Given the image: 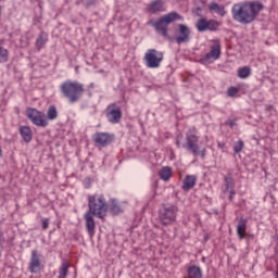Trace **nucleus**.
Instances as JSON below:
<instances>
[{
    "label": "nucleus",
    "instance_id": "4be33fe9",
    "mask_svg": "<svg viewBox=\"0 0 278 278\" xmlns=\"http://www.w3.org/2000/svg\"><path fill=\"white\" fill-rule=\"evenodd\" d=\"M48 40L49 39L47 38V33L41 31L36 40V47H37L38 51H40V49H42L43 45H47Z\"/></svg>",
    "mask_w": 278,
    "mask_h": 278
},
{
    "label": "nucleus",
    "instance_id": "4468645a",
    "mask_svg": "<svg viewBox=\"0 0 278 278\" xmlns=\"http://www.w3.org/2000/svg\"><path fill=\"white\" fill-rule=\"evenodd\" d=\"M26 114L29 121H31L34 125H37V127H47V125H49V122L42 118V115L40 114V112L34 109L27 110Z\"/></svg>",
    "mask_w": 278,
    "mask_h": 278
},
{
    "label": "nucleus",
    "instance_id": "412c9836",
    "mask_svg": "<svg viewBox=\"0 0 278 278\" xmlns=\"http://www.w3.org/2000/svg\"><path fill=\"white\" fill-rule=\"evenodd\" d=\"M20 134L24 142H31V128L29 126H21Z\"/></svg>",
    "mask_w": 278,
    "mask_h": 278
},
{
    "label": "nucleus",
    "instance_id": "423d86ee",
    "mask_svg": "<svg viewBox=\"0 0 278 278\" xmlns=\"http://www.w3.org/2000/svg\"><path fill=\"white\" fill-rule=\"evenodd\" d=\"M182 149L192 153L193 157H198L199 155V137L197 135L195 128H190L186 132V142L182 144Z\"/></svg>",
    "mask_w": 278,
    "mask_h": 278
},
{
    "label": "nucleus",
    "instance_id": "dca6fc26",
    "mask_svg": "<svg viewBox=\"0 0 278 278\" xmlns=\"http://www.w3.org/2000/svg\"><path fill=\"white\" fill-rule=\"evenodd\" d=\"M93 215L91 213H85V225H86V229L89 233V236H94V229H96V224H94V217H92Z\"/></svg>",
    "mask_w": 278,
    "mask_h": 278
},
{
    "label": "nucleus",
    "instance_id": "e433bc0d",
    "mask_svg": "<svg viewBox=\"0 0 278 278\" xmlns=\"http://www.w3.org/2000/svg\"><path fill=\"white\" fill-rule=\"evenodd\" d=\"M1 155H3V151L1 150V147H0V157H1Z\"/></svg>",
    "mask_w": 278,
    "mask_h": 278
},
{
    "label": "nucleus",
    "instance_id": "f8f14e48",
    "mask_svg": "<svg viewBox=\"0 0 278 278\" xmlns=\"http://www.w3.org/2000/svg\"><path fill=\"white\" fill-rule=\"evenodd\" d=\"M190 34H192V31L188 26H186L185 24H179L178 30L176 33L175 42H177L178 45H186L190 42Z\"/></svg>",
    "mask_w": 278,
    "mask_h": 278
},
{
    "label": "nucleus",
    "instance_id": "c9c22d12",
    "mask_svg": "<svg viewBox=\"0 0 278 278\" xmlns=\"http://www.w3.org/2000/svg\"><path fill=\"white\" fill-rule=\"evenodd\" d=\"M233 195H235L233 193H230V195H229L230 201H233Z\"/></svg>",
    "mask_w": 278,
    "mask_h": 278
},
{
    "label": "nucleus",
    "instance_id": "9b49d317",
    "mask_svg": "<svg viewBox=\"0 0 278 278\" xmlns=\"http://www.w3.org/2000/svg\"><path fill=\"white\" fill-rule=\"evenodd\" d=\"M92 140L97 147H110V144L114 142V135H111L110 132H96L92 136Z\"/></svg>",
    "mask_w": 278,
    "mask_h": 278
},
{
    "label": "nucleus",
    "instance_id": "f257e3e1",
    "mask_svg": "<svg viewBox=\"0 0 278 278\" xmlns=\"http://www.w3.org/2000/svg\"><path fill=\"white\" fill-rule=\"evenodd\" d=\"M263 10L264 4L260 2H239L232 7V18L241 25H251Z\"/></svg>",
    "mask_w": 278,
    "mask_h": 278
},
{
    "label": "nucleus",
    "instance_id": "bb28decb",
    "mask_svg": "<svg viewBox=\"0 0 278 278\" xmlns=\"http://www.w3.org/2000/svg\"><path fill=\"white\" fill-rule=\"evenodd\" d=\"M68 275V265L63 263L59 269V278H66Z\"/></svg>",
    "mask_w": 278,
    "mask_h": 278
},
{
    "label": "nucleus",
    "instance_id": "7ed1b4c3",
    "mask_svg": "<svg viewBox=\"0 0 278 278\" xmlns=\"http://www.w3.org/2000/svg\"><path fill=\"white\" fill-rule=\"evenodd\" d=\"M175 21H184V16L173 11L163 15L160 20L155 22L150 21V25L154 27L159 36H163V38H168V25H170V23H175Z\"/></svg>",
    "mask_w": 278,
    "mask_h": 278
},
{
    "label": "nucleus",
    "instance_id": "cd10ccee",
    "mask_svg": "<svg viewBox=\"0 0 278 278\" xmlns=\"http://www.w3.org/2000/svg\"><path fill=\"white\" fill-rule=\"evenodd\" d=\"M8 49L0 47V63L7 62L8 61Z\"/></svg>",
    "mask_w": 278,
    "mask_h": 278
},
{
    "label": "nucleus",
    "instance_id": "a211bd4d",
    "mask_svg": "<svg viewBox=\"0 0 278 278\" xmlns=\"http://www.w3.org/2000/svg\"><path fill=\"white\" fill-rule=\"evenodd\" d=\"M195 185H197V176L188 175L184 180L182 190H186V191L192 190V188H194Z\"/></svg>",
    "mask_w": 278,
    "mask_h": 278
},
{
    "label": "nucleus",
    "instance_id": "7c9ffc66",
    "mask_svg": "<svg viewBox=\"0 0 278 278\" xmlns=\"http://www.w3.org/2000/svg\"><path fill=\"white\" fill-rule=\"evenodd\" d=\"M237 93H238V88H236V87H230V88L227 90L228 97H235Z\"/></svg>",
    "mask_w": 278,
    "mask_h": 278
},
{
    "label": "nucleus",
    "instance_id": "c756f323",
    "mask_svg": "<svg viewBox=\"0 0 278 278\" xmlns=\"http://www.w3.org/2000/svg\"><path fill=\"white\" fill-rule=\"evenodd\" d=\"M81 3L85 8H90L97 3V0H81Z\"/></svg>",
    "mask_w": 278,
    "mask_h": 278
},
{
    "label": "nucleus",
    "instance_id": "ddd939ff",
    "mask_svg": "<svg viewBox=\"0 0 278 278\" xmlns=\"http://www.w3.org/2000/svg\"><path fill=\"white\" fill-rule=\"evenodd\" d=\"M212 42L214 45L211 46V51L202 58V62H205L206 64H210L213 61L218 60V58H220V41L213 40Z\"/></svg>",
    "mask_w": 278,
    "mask_h": 278
},
{
    "label": "nucleus",
    "instance_id": "2f4dec72",
    "mask_svg": "<svg viewBox=\"0 0 278 278\" xmlns=\"http://www.w3.org/2000/svg\"><path fill=\"white\" fill-rule=\"evenodd\" d=\"M41 227L42 229H49V218L42 219Z\"/></svg>",
    "mask_w": 278,
    "mask_h": 278
},
{
    "label": "nucleus",
    "instance_id": "f3484780",
    "mask_svg": "<svg viewBox=\"0 0 278 278\" xmlns=\"http://www.w3.org/2000/svg\"><path fill=\"white\" fill-rule=\"evenodd\" d=\"M237 236L239 240H244V238H247V219H239L237 225Z\"/></svg>",
    "mask_w": 278,
    "mask_h": 278
},
{
    "label": "nucleus",
    "instance_id": "a878e982",
    "mask_svg": "<svg viewBox=\"0 0 278 278\" xmlns=\"http://www.w3.org/2000/svg\"><path fill=\"white\" fill-rule=\"evenodd\" d=\"M251 75V68L249 66L240 67L238 70V77L240 79H247Z\"/></svg>",
    "mask_w": 278,
    "mask_h": 278
},
{
    "label": "nucleus",
    "instance_id": "f03ea898",
    "mask_svg": "<svg viewBox=\"0 0 278 278\" xmlns=\"http://www.w3.org/2000/svg\"><path fill=\"white\" fill-rule=\"evenodd\" d=\"M61 94L67 99L68 103H77L84 97L86 89L84 84L77 80H65L60 86Z\"/></svg>",
    "mask_w": 278,
    "mask_h": 278
},
{
    "label": "nucleus",
    "instance_id": "0eeeda50",
    "mask_svg": "<svg viewBox=\"0 0 278 278\" xmlns=\"http://www.w3.org/2000/svg\"><path fill=\"white\" fill-rule=\"evenodd\" d=\"M163 61L164 53L155 49L147 50L143 56V62L148 68H160Z\"/></svg>",
    "mask_w": 278,
    "mask_h": 278
},
{
    "label": "nucleus",
    "instance_id": "b1692460",
    "mask_svg": "<svg viewBox=\"0 0 278 278\" xmlns=\"http://www.w3.org/2000/svg\"><path fill=\"white\" fill-rule=\"evenodd\" d=\"M110 212L113 214V216H116L123 212V208H121V205H118V202L116 200H111L110 202Z\"/></svg>",
    "mask_w": 278,
    "mask_h": 278
},
{
    "label": "nucleus",
    "instance_id": "393cba45",
    "mask_svg": "<svg viewBox=\"0 0 278 278\" xmlns=\"http://www.w3.org/2000/svg\"><path fill=\"white\" fill-rule=\"evenodd\" d=\"M225 186L227 192L236 194V191L233 190V178L231 176H225Z\"/></svg>",
    "mask_w": 278,
    "mask_h": 278
},
{
    "label": "nucleus",
    "instance_id": "20e7f679",
    "mask_svg": "<svg viewBox=\"0 0 278 278\" xmlns=\"http://www.w3.org/2000/svg\"><path fill=\"white\" fill-rule=\"evenodd\" d=\"M88 201L89 211L87 213L104 219L108 214V203L105 202V198H103V195H89Z\"/></svg>",
    "mask_w": 278,
    "mask_h": 278
},
{
    "label": "nucleus",
    "instance_id": "5701e85b",
    "mask_svg": "<svg viewBox=\"0 0 278 278\" xmlns=\"http://www.w3.org/2000/svg\"><path fill=\"white\" fill-rule=\"evenodd\" d=\"M46 117L48 121H55V118H58V108L50 105L47 110Z\"/></svg>",
    "mask_w": 278,
    "mask_h": 278
},
{
    "label": "nucleus",
    "instance_id": "72a5a7b5",
    "mask_svg": "<svg viewBox=\"0 0 278 278\" xmlns=\"http://www.w3.org/2000/svg\"><path fill=\"white\" fill-rule=\"evenodd\" d=\"M226 125H228V127H236V119H228Z\"/></svg>",
    "mask_w": 278,
    "mask_h": 278
},
{
    "label": "nucleus",
    "instance_id": "c85d7f7f",
    "mask_svg": "<svg viewBox=\"0 0 278 278\" xmlns=\"http://www.w3.org/2000/svg\"><path fill=\"white\" fill-rule=\"evenodd\" d=\"M242 149H244V141L239 140V141L235 142V144H233L235 153H240L242 151Z\"/></svg>",
    "mask_w": 278,
    "mask_h": 278
},
{
    "label": "nucleus",
    "instance_id": "f704fd0d",
    "mask_svg": "<svg viewBox=\"0 0 278 278\" xmlns=\"http://www.w3.org/2000/svg\"><path fill=\"white\" fill-rule=\"evenodd\" d=\"M206 153H207V150H206L205 148H203V149L199 152V155H200V157L205 159Z\"/></svg>",
    "mask_w": 278,
    "mask_h": 278
},
{
    "label": "nucleus",
    "instance_id": "473e14b6",
    "mask_svg": "<svg viewBox=\"0 0 278 278\" xmlns=\"http://www.w3.org/2000/svg\"><path fill=\"white\" fill-rule=\"evenodd\" d=\"M176 147H178V149H181V147H184V143H181V136L179 135L176 138Z\"/></svg>",
    "mask_w": 278,
    "mask_h": 278
},
{
    "label": "nucleus",
    "instance_id": "aec40b11",
    "mask_svg": "<svg viewBox=\"0 0 278 278\" xmlns=\"http://www.w3.org/2000/svg\"><path fill=\"white\" fill-rule=\"evenodd\" d=\"M159 177L163 181H168L170 177H173V168H170L169 166L161 168L159 172Z\"/></svg>",
    "mask_w": 278,
    "mask_h": 278
},
{
    "label": "nucleus",
    "instance_id": "2eb2a0df",
    "mask_svg": "<svg viewBox=\"0 0 278 278\" xmlns=\"http://www.w3.org/2000/svg\"><path fill=\"white\" fill-rule=\"evenodd\" d=\"M164 5H166V2H164V0H153L148 4V12H150V14H159V12H166Z\"/></svg>",
    "mask_w": 278,
    "mask_h": 278
},
{
    "label": "nucleus",
    "instance_id": "39448f33",
    "mask_svg": "<svg viewBox=\"0 0 278 278\" xmlns=\"http://www.w3.org/2000/svg\"><path fill=\"white\" fill-rule=\"evenodd\" d=\"M177 212H179V208L176 205L163 204V207L159 211V220L165 226L173 225L177 220Z\"/></svg>",
    "mask_w": 278,
    "mask_h": 278
},
{
    "label": "nucleus",
    "instance_id": "6e6552de",
    "mask_svg": "<svg viewBox=\"0 0 278 278\" xmlns=\"http://www.w3.org/2000/svg\"><path fill=\"white\" fill-rule=\"evenodd\" d=\"M220 27V23L216 20H210L207 21L206 18H200L195 23V29L200 33L203 31H216Z\"/></svg>",
    "mask_w": 278,
    "mask_h": 278
},
{
    "label": "nucleus",
    "instance_id": "1a4fd4ad",
    "mask_svg": "<svg viewBox=\"0 0 278 278\" xmlns=\"http://www.w3.org/2000/svg\"><path fill=\"white\" fill-rule=\"evenodd\" d=\"M43 268L42 266V254L38 253V251L33 250L30 262L28 265L29 273H33L34 275L40 273V270Z\"/></svg>",
    "mask_w": 278,
    "mask_h": 278
},
{
    "label": "nucleus",
    "instance_id": "6ab92c4d",
    "mask_svg": "<svg viewBox=\"0 0 278 278\" xmlns=\"http://www.w3.org/2000/svg\"><path fill=\"white\" fill-rule=\"evenodd\" d=\"M208 10L210 12H214L215 14H218V16H225V14H227V12L225 11V7L216 2H211L208 4Z\"/></svg>",
    "mask_w": 278,
    "mask_h": 278
},
{
    "label": "nucleus",
    "instance_id": "9d476101",
    "mask_svg": "<svg viewBox=\"0 0 278 278\" xmlns=\"http://www.w3.org/2000/svg\"><path fill=\"white\" fill-rule=\"evenodd\" d=\"M123 116V112L121 111V106L116 105V103H111L106 108V118L109 123H121V118Z\"/></svg>",
    "mask_w": 278,
    "mask_h": 278
}]
</instances>
